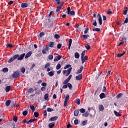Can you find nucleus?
<instances>
[{
	"mask_svg": "<svg viewBox=\"0 0 128 128\" xmlns=\"http://www.w3.org/2000/svg\"><path fill=\"white\" fill-rule=\"evenodd\" d=\"M24 56H26L25 53H24L21 55L15 54L9 59V60H8V64H10V62H12L14 61V60H16V58H18V60H22L24 59Z\"/></svg>",
	"mask_w": 128,
	"mask_h": 128,
	"instance_id": "obj_1",
	"label": "nucleus"
},
{
	"mask_svg": "<svg viewBox=\"0 0 128 128\" xmlns=\"http://www.w3.org/2000/svg\"><path fill=\"white\" fill-rule=\"evenodd\" d=\"M12 76L13 78H18V76H20V72L18 71L14 72L13 73Z\"/></svg>",
	"mask_w": 128,
	"mask_h": 128,
	"instance_id": "obj_2",
	"label": "nucleus"
},
{
	"mask_svg": "<svg viewBox=\"0 0 128 128\" xmlns=\"http://www.w3.org/2000/svg\"><path fill=\"white\" fill-rule=\"evenodd\" d=\"M68 100H70V96L68 94H66L64 102V106H66Z\"/></svg>",
	"mask_w": 128,
	"mask_h": 128,
	"instance_id": "obj_3",
	"label": "nucleus"
},
{
	"mask_svg": "<svg viewBox=\"0 0 128 128\" xmlns=\"http://www.w3.org/2000/svg\"><path fill=\"white\" fill-rule=\"evenodd\" d=\"M97 17L98 18L100 25L102 26V16H100V14H98Z\"/></svg>",
	"mask_w": 128,
	"mask_h": 128,
	"instance_id": "obj_4",
	"label": "nucleus"
},
{
	"mask_svg": "<svg viewBox=\"0 0 128 128\" xmlns=\"http://www.w3.org/2000/svg\"><path fill=\"white\" fill-rule=\"evenodd\" d=\"M30 6L29 3H22L20 5V7L22 8H28Z\"/></svg>",
	"mask_w": 128,
	"mask_h": 128,
	"instance_id": "obj_5",
	"label": "nucleus"
},
{
	"mask_svg": "<svg viewBox=\"0 0 128 128\" xmlns=\"http://www.w3.org/2000/svg\"><path fill=\"white\" fill-rule=\"evenodd\" d=\"M62 58V56L58 55L57 56H56L54 58V62H58V60H60Z\"/></svg>",
	"mask_w": 128,
	"mask_h": 128,
	"instance_id": "obj_6",
	"label": "nucleus"
},
{
	"mask_svg": "<svg viewBox=\"0 0 128 128\" xmlns=\"http://www.w3.org/2000/svg\"><path fill=\"white\" fill-rule=\"evenodd\" d=\"M58 118V117L57 116L52 117L50 118L49 121L50 122H54V120H56Z\"/></svg>",
	"mask_w": 128,
	"mask_h": 128,
	"instance_id": "obj_7",
	"label": "nucleus"
},
{
	"mask_svg": "<svg viewBox=\"0 0 128 128\" xmlns=\"http://www.w3.org/2000/svg\"><path fill=\"white\" fill-rule=\"evenodd\" d=\"M32 51H30L28 52L25 56V58H28L32 56Z\"/></svg>",
	"mask_w": 128,
	"mask_h": 128,
	"instance_id": "obj_8",
	"label": "nucleus"
},
{
	"mask_svg": "<svg viewBox=\"0 0 128 128\" xmlns=\"http://www.w3.org/2000/svg\"><path fill=\"white\" fill-rule=\"evenodd\" d=\"M48 46H46V48H45L44 49L42 50V54H46V52H48Z\"/></svg>",
	"mask_w": 128,
	"mask_h": 128,
	"instance_id": "obj_9",
	"label": "nucleus"
},
{
	"mask_svg": "<svg viewBox=\"0 0 128 128\" xmlns=\"http://www.w3.org/2000/svg\"><path fill=\"white\" fill-rule=\"evenodd\" d=\"M82 78V76L81 74H80L78 76H76V80H81Z\"/></svg>",
	"mask_w": 128,
	"mask_h": 128,
	"instance_id": "obj_10",
	"label": "nucleus"
},
{
	"mask_svg": "<svg viewBox=\"0 0 128 128\" xmlns=\"http://www.w3.org/2000/svg\"><path fill=\"white\" fill-rule=\"evenodd\" d=\"M99 110L100 112H104V105H99Z\"/></svg>",
	"mask_w": 128,
	"mask_h": 128,
	"instance_id": "obj_11",
	"label": "nucleus"
},
{
	"mask_svg": "<svg viewBox=\"0 0 128 128\" xmlns=\"http://www.w3.org/2000/svg\"><path fill=\"white\" fill-rule=\"evenodd\" d=\"M72 68L70 67V68H68L67 70V74H66V76H70V72H72Z\"/></svg>",
	"mask_w": 128,
	"mask_h": 128,
	"instance_id": "obj_12",
	"label": "nucleus"
},
{
	"mask_svg": "<svg viewBox=\"0 0 128 128\" xmlns=\"http://www.w3.org/2000/svg\"><path fill=\"white\" fill-rule=\"evenodd\" d=\"M88 56H84L83 57V60L82 59H81L82 60V64H84V62H86V60H88Z\"/></svg>",
	"mask_w": 128,
	"mask_h": 128,
	"instance_id": "obj_13",
	"label": "nucleus"
},
{
	"mask_svg": "<svg viewBox=\"0 0 128 128\" xmlns=\"http://www.w3.org/2000/svg\"><path fill=\"white\" fill-rule=\"evenodd\" d=\"M62 8V4H60L57 8L56 10V12H58L60 10V9Z\"/></svg>",
	"mask_w": 128,
	"mask_h": 128,
	"instance_id": "obj_14",
	"label": "nucleus"
},
{
	"mask_svg": "<svg viewBox=\"0 0 128 128\" xmlns=\"http://www.w3.org/2000/svg\"><path fill=\"white\" fill-rule=\"evenodd\" d=\"M72 38H70L69 40V44H68V50H70V46H72Z\"/></svg>",
	"mask_w": 128,
	"mask_h": 128,
	"instance_id": "obj_15",
	"label": "nucleus"
},
{
	"mask_svg": "<svg viewBox=\"0 0 128 128\" xmlns=\"http://www.w3.org/2000/svg\"><path fill=\"white\" fill-rule=\"evenodd\" d=\"M48 126L50 128H53L54 126V122H52V123L49 124Z\"/></svg>",
	"mask_w": 128,
	"mask_h": 128,
	"instance_id": "obj_16",
	"label": "nucleus"
},
{
	"mask_svg": "<svg viewBox=\"0 0 128 128\" xmlns=\"http://www.w3.org/2000/svg\"><path fill=\"white\" fill-rule=\"evenodd\" d=\"M82 70H84V66H82L80 67V70H78L77 71V74H80L82 72Z\"/></svg>",
	"mask_w": 128,
	"mask_h": 128,
	"instance_id": "obj_17",
	"label": "nucleus"
},
{
	"mask_svg": "<svg viewBox=\"0 0 128 128\" xmlns=\"http://www.w3.org/2000/svg\"><path fill=\"white\" fill-rule=\"evenodd\" d=\"M10 102H12V101L10 100H8L6 102V106H8L10 104Z\"/></svg>",
	"mask_w": 128,
	"mask_h": 128,
	"instance_id": "obj_18",
	"label": "nucleus"
},
{
	"mask_svg": "<svg viewBox=\"0 0 128 128\" xmlns=\"http://www.w3.org/2000/svg\"><path fill=\"white\" fill-rule=\"evenodd\" d=\"M54 42H50L48 43V46H50V48H54Z\"/></svg>",
	"mask_w": 128,
	"mask_h": 128,
	"instance_id": "obj_19",
	"label": "nucleus"
},
{
	"mask_svg": "<svg viewBox=\"0 0 128 128\" xmlns=\"http://www.w3.org/2000/svg\"><path fill=\"white\" fill-rule=\"evenodd\" d=\"M100 98L102 99L104 98H106V94L104 93H102L100 94Z\"/></svg>",
	"mask_w": 128,
	"mask_h": 128,
	"instance_id": "obj_20",
	"label": "nucleus"
},
{
	"mask_svg": "<svg viewBox=\"0 0 128 128\" xmlns=\"http://www.w3.org/2000/svg\"><path fill=\"white\" fill-rule=\"evenodd\" d=\"M5 90L6 92H8L10 90V86H6Z\"/></svg>",
	"mask_w": 128,
	"mask_h": 128,
	"instance_id": "obj_21",
	"label": "nucleus"
},
{
	"mask_svg": "<svg viewBox=\"0 0 128 128\" xmlns=\"http://www.w3.org/2000/svg\"><path fill=\"white\" fill-rule=\"evenodd\" d=\"M74 58H80V54L78 52H75Z\"/></svg>",
	"mask_w": 128,
	"mask_h": 128,
	"instance_id": "obj_22",
	"label": "nucleus"
},
{
	"mask_svg": "<svg viewBox=\"0 0 128 128\" xmlns=\"http://www.w3.org/2000/svg\"><path fill=\"white\" fill-rule=\"evenodd\" d=\"M54 74V71H51L48 72V75L50 76H52Z\"/></svg>",
	"mask_w": 128,
	"mask_h": 128,
	"instance_id": "obj_23",
	"label": "nucleus"
},
{
	"mask_svg": "<svg viewBox=\"0 0 128 128\" xmlns=\"http://www.w3.org/2000/svg\"><path fill=\"white\" fill-rule=\"evenodd\" d=\"M84 54H86V51H82L81 54V60H84Z\"/></svg>",
	"mask_w": 128,
	"mask_h": 128,
	"instance_id": "obj_24",
	"label": "nucleus"
},
{
	"mask_svg": "<svg viewBox=\"0 0 128 128\" xmlns=\"http://www.w3.org/2000/svg\"><path fill=\"white\" fill-rule=\"evenodd\" d=\"M114 114H115V116H121L122 114H120V113H118V112L114 110Z\"/></svg>",
	"mask_w": 128,
	"mask_h": 128,
	"instance_id": "obj_25",
	"label": "nucleus"
},
{
	"mask_svg": "<svg viewBox=\"0 0 128 128\" xmlns=\"http://www.w3.org/2000/svg\"><path fill=\"white\" fill-rule=\"evenodd\" d=\"M125 10H124V16H126V14L128 13V7H125L124 8Z\"/></svg>",
	"mask_w": 128,
	"mask_h": 128,
	"instance_id": "obj_26",
	"label": "nucleus"
},
{
	"mask_svg": "<svg viewBox=\"0 0 128 128\" xmlns=\"http://www.w3.org/2000/svg\"><path fill=\"white\" fill-rule=\"evenodd\" d=\"M75 102L77 104L80 105V100L77 98L75 100Z\"/></svg>",
	"mask_w": 128,
	"mask_h": 128,
	"instance_id": "obj_27",
	"label": "nucleus"
},
{
	"mask_svg": "<svg viewBox=\"0 0 128 128\" xmlns=\"http://www.w3.org/2000/svg\"><path fill=\"white\" fill-rule=\"evenodd\" d=\"M67 86L69 88L70 90H72V85L70 84V83L67 84Z\"/></svg>",
	"mask_w": 128,
	"mask_h": 128,
	"instance_id": "obj_28",
	"label": "nucleus"
},
{
	"mask_svg": "<svg viewBox=\"0 0 128 128\" xmlns=\"http://www.w3.org/2000/svg\"><path fill=\"white\" fill-rule=\"evenodd\" d=\"M74 116H78V110H75L74 111Z\"/></svg>",
	"mask_w": 128,
	"mask_h": 128,
	"instance_id": "obj_29",
	"label": "nucleus"
},
{
	"mask_svg": "<svg viewBox=\"0 0 128 128\" xmlns=\"http://www.w3.org/2000/svg\"><path fill=\"white\" fill-rule=\"evenodd\" d=\"M89 113L88 112H86L84 114H82L83 116H85V118H88V116Z\"/></svg>",
	"mask_w": 128,
	"mask_h": 128,
	"instance_id": "obj_30",
	"label": "nucleus"
},
{
	"mask_svg": "<svg viewBox=\"0 0 128 128\" xmlns=\"http://www.w3.org/2000/svg\"><path fill=\"white\" fill-rule=\"evenodd\" d=\"M80 112L82 114H84V112H86V110L84 108H82L80 109Z\"/></svg>",
	"mask_w": 128,
	"mask_h": 128,
	"instance_id": "obj_31",
	"label": "nucleus"
},
{
	"mask_svg": "<svg viewBox=\"0 0 128 128\" xmlns=\"http://www.w3.org/2000/svg\"><path fill=\"white\" fill-rule=\"evenodd\" d=\"M2 72H8V68H3Z\"/></svg>",
	"mask_w": 128,
	"mask_h": 128,
	"instance_id": "obj_32",
	"label": "nucleus"
},
{
	"mask_svg": "<svg viewBox=\"0 0 128 128\" xmlns=\"http://www.w3.org/2000/svg\"><path fill=\"white\" fill-rule=\"evenodd\" d=\"M82 38H83L86 39V38H90V35H88V34H84L82 36Z\"/></svg>",
	"mask_w": 128,
	"mask_h": 128,
	"instance_id": "obj_33",
	"label": "nucleus"
},
{
	"mask_svg": "<svg viewBox=\"0 0 128 128\" xmlns=\"http://www.w3.org/2000/svg\"><path fill=\"white\" fill-rule=\"evenodd\" d=\"M35 94H40V88L37 89V90L35 91Z\"/></svg>",
	"mask_w": 128,
	"mask_h": 128,
	"instance_id": "obj_34",
	"label": "nucleus"
},
{
	"mask_svg": "<svg viewBox=\"0 0 128 128\" xmlns=\"http://www.w3.org/2000/svg\"><path fill=\"white\" fill-rule=\"evenodd\" d=\"M34 116L35 118H38L39 116L38 112H34Z\"/></svg>",
	"mask_w": 128,
	"mask_h": 128,
	"instance_id": "obj_35",
	"label": "nucleus"
},
{
	"mask_svg": "<svg viewBox=\"0 0 128 128\" xmlns=\"http://www.w3.org/2000/svg\"><path fill=\"white\" fill-rule=\"evenodd\" d=\"M70 82V80L68 78H66L64 82H63V84H66L68 82Z\"/></svg>",
	"mask_w": 128,
	"mask_h": 128,
	"instance_id": "obj_36",
	"label": "nucleus"
},
{
	"mask_svg": "<svg viewBox=\"0 0 128 128\" xmlns=\"http://www.w3.org/2000/svg\"><path fill=\"white\" fill-rule=\"evenodd\" d=\"M60 68H62V66L60 65V64H58L56 66V70H60Z\"/></svg>",
	"mask_w": 128,
	"mask_h": 128,
	"instance_id": "obj_37",
	"label": "nucleus"
},
{
	"mask_svg": "<svg viewBox=\"0 0 128 128\" xmlns=\"http://www.w3.org/2000/svg\"><path fill=\"white\" fill-rule=\"evenodd\" d=\"M93 32H100V29L99 28H92Z\"/></svg>",
	"mask_w": 128,
	"mask_h": 128,
	"instance_id": "obj_38",
	"label": "nucleus"
},
{
	"mask_svg": "<svg viewBox=\"0 0 128 128\" xmlns=\"http://www.w3.org/2000/svg\"><path fill=\"white\" fill-rule=\"evenodd\" d=\"M85 48L86 49L88 50H90V45L88 44L85 45Z\"/></svg>",
	"mask_w": 128,
	"mask_h": 128,
	"instance_id": "obj_39",
	"label": "nucleus"
},
{
	"mask_svg": "<svg viewBox=\"0 0 128 128\" xmlns=\"http://www.w3.org/2000/svg\"><path fill=\"white\" fill-rule=\"evenodd\" d=\"M50 63L48 62L47 64L45 66V68H50Z\"/></svg>",
	"mask_w": 128,
	"mask_h": 128,
	"instance_id": "obj_40",
	"label": "nucleus"
},
{
	"mask_svg": "<svg viewBox=\"0 0 128 128\" xmlns=\"http://www.w3.org/2000/svg\"><path fill=\"white\" fill-rule=\"evenodd\" d=\"M70 66H70V64H66L64 67V70H66V68H70Z\"/></svg>",
	"mask_w": 128,
	"mask_h": 128,
	"instance_id": "obj_41",
	"label": "nucleus"
},
{
	"mask_svg": "<svg viewBox=\"0 0 128 128\" xmlns=\"http://www.w3.org/2000/svg\"><path fill=\"white\" fill-rule=\"evenodd\" d=\"M13 120L14 122H18V117L14 116L13 117Z\"/></svg>",
	"mask_w": 128,
	"mask_h": 128,
	"instance_id": "obj_42",
	"label": "nucleus"
},
{
	"mask_svg": "<svg viewBox=\"0 0 128 128\" xmlns=\"http://www.w3.org/2000/svg\"><path fill=\"white\" fill-rule=\"evenodd\" d=\"M54 38H56V40H58V38H60V35L56 34L54 35Z\"/></svg>",
	"mask_w": 128,
	"mask_h": 128,
	"instance_id": "obj_43",
	"label": "nucleus"
},
{
	"mask_svg": "<svg viewBox=\"0 0 128 128\" xmlns=\"http://www.w3.org/2000/svg\"><path fill=\"white\" fill-rule=\"evenodd\" d=\"M48 94H46L44 95V100H48Z\"/></svg>",
	"mask_w": 128,
	"mask_h": 128,
	"instance_id": "obj_44",
	"label": "nucleus"
},
{
	"mask_svg": "<svg viewBox=\"0 0 128 128\" xmlns=\"http://www.w3.org/2000/svg\"><path fill=\"white\" fill-rule=\"evenodd\" d=\"M11 106L12 108H14V106H16V102H12Z\"/></svg>",
	"mask_w": 128,
	"mask_h": 128,
	"instance_id": "obj_45",
	"label": "nucleus"
},
{
	"mask_svg": "<svg viewBox=\"0 0 128 128\" xmlns=\"http://www.w3.org/2000/svg\"><path fill=\"white\" fill-rule=\"evenodd\" d=\"M22 114L24 116H26L28 114V110H24L22 112Z\"/></svg>",
	"mask_w": 128,
	"mask_h": 128,
	"instance_id": "obj_46",
	"label": "nucleus"
},
{
	"mask_svg": "<svg viewBox=\"0 0 128 128\" xmlns=\"http://www.w3.org/2000/svg\"><path fill=\"white\" fill-rule=\"evenodd\" d=\"M47 112H54V109H52V108H48Z\"/></svg>",
	"mask_w": 128,
	"mask_h": 128,
	"instance_id": "obj_47",
	"label": "nucleus"
},
{
	"mask_svg": "<svg viewBox=\"0 0 128 128\" xmlns=\"http://www.w3.org/2000/svg\"><path fill=\"white\" fill-rule=\"evenodd\" d=\"M70 14H71V16H74V14H76V12H74V10H72L70 12Z\"/></svg>",
	"mask_w": 128,
	"mask_h": 128,
	"instance_id": "obj_48",
	"label": "nucleus"
},
{
	"mask_svg": "<svg viewBox=\"0 0 128 128\" xmlns=\"http://www.w3.org/2000/svg\"><path fill=\"white\" fill-rule=\"evenodd\" d=\"M44 36V32H40V38H42V36Z\"/></svg>",
	"mask_w": 128,
	"mask_h": 128,
	"instance_id": "obj_49",
	"label": "nucleus"
},
{
	"mask_svg": "<svg viewBox=\"0 0 128 128\" xmlns=\"http://www.w3.org/2000/svg\"><path fill=\"white\" fill-rule=\"evenodd\" d=\"M48 58L49 60H52V58H54V56L50 54L48 56Z\"/></svg>",
	"mask_w": 128,
	"mask_h": 128,
	"instance_id": "obj_50",
	"label": "nucleus"
},
{
	"mask_svg": "<svg viewBox=\"0 0 128 128\" xmlns=\"http://www.w3.org/2000/svg\"><path fill=\"white\" fill-rule=\"evenodd\" d=\"M20 70L22 72V74H24L26 72V68H21Z\"/></svg>",
	"mask_w": 128,
	"mask_h": 128,
	"instance_id": "obj_51",
	"label": "nucleus"
},
{
	"mask_svg": "<svg viewBox=\"0 0 128 128\" xmlns=\"http://www.w3.org/2000/svg\"><path fill=\"white\" fill-rule=\"evenodd\" d=\"M122 96V93L118 94L116 96V98H120V96Z\"/></svg>",
	"mask_w": 128,
	"mask_h": 128,
	"instance_id": "obj_52",
	"label": "nucleus"
},
{
	"mask_svg": "<svg viewBox=\"0 0 128 128\" xmlns=\"http://www.w3.org/2000/svg\"><path fill=\"white\" fill-rule=\"evenodd\" d=\"M124 56V54H118L116 56H117V58H122V56Z\"/></svg>",
	"mask_w": 128,
	"mask_h": 128,
	"instance_id": "obj_53",
	"label": "nucleus"
},
{
	"mask_svg": "<svg viewBox=\"0 0 128 128\" xmlns=\"http://www.w3.org/2000/svg\"><path fill=\"white\" fill-rule=\"evenodd\" d=\"M67 10H68V14H70V8L68 7L67 8Z\"/></svg>",
	"mask_w": 128,
	"mask_h": 128,
	"instance_id": "obj_54",
	"label": "nucleus"
},
{
	"mask_svg": "<svg viewBox=\"0 0 128 128\" xmlns=\"http://www.w3.org/2000/svg\"><path fill=\"white\" fill-rule=\"evenodd\" d=\"M6 46L8 48H13L12 44H7Z\"/></svg>",
	"mask_w": 128,
	"mask_h": 128,
	"instance_id": "obj_55",
	"label": "nucleus"
},
{
	"mask_svg": "<svg viewBox=\"0 0 128 128\" xmlns=\"http://www.w3.org/2000/svg\"><path fill=\"white\" fill-rule=\"evenodd\" d=\"M88 28H86V30L84 32V34H86L88 33Z\"/></svg>",
	"mask_w": 128,
	"mask_h": 128,
	"instance_id": "obj_56",
	"label": "nucleus"
},
{
	"mask_svg": "<svg viewBox=\"0 0 128 128\" xmlns=\"http://www.w3.org/2000/svg\"><path fill=\"white\" fill-rule=\"evenodd\" d=\"M32 88H30L28 90V94H32Z\"/></svg>",
	"mask_w": 128,
	"mask_h": 128,
	"instance_id": "obj_57",
	"label": "nucleus"
},
{
	"mask_svg": "<svg viewBox=\"0 0 128 128\" xmlns=\"http://www.w3.org/2000/svg\"><path fill=\"white\" fill-rule=\"evenodd\" d=\"M32 122V119H31L27 122V124H28Z\"/></svg>",
	"mask_w": 128,
	"mask_h": 128,
	"instance_id": "obj_58",
	"label": "nucleus"
},
{
	"mask_svg": "<svg viewBox=\"0 0 128 128\" xmlns=\"http://www.w3.org/2000/svg\"><path fill=\"white\" fill-rule=\"evenodd\" d=\"M74 122V124H78V119L75 120Z\"/></svg>",
	"mask_w": 128,
	"mask_h": 128,
	"instance_id": "obj_59",
	"label": "nucleus"
},
{
	"mask_svg": "<svg viewBox=\"0 0 128 128\" xmlns=\"http://www.w3.org/2000/svg\"><path fill=\"white\" fill-rule=\"evenodd\" d=\"M57 48L60 50V48H62V44H58L57 45Z\"/></svg>",
	"mask_w": 128,
	"mask_h": 128,
	"instance_id": "obj_60",
	"label": "nucleus"
},
{
	"mask_svg": "<svg viewBox=\"0 0 128 128\" xmlns=\"http://www.w3.org/2000/svg\"><path fill=\"white\" fill-rule=\"evenodd\" d=\"M126 37H124L122 40V42H124H124H126Z\"/></svg>",
	"mask_w": 128,
	"mask_h": 128,
	"instance_id": "obj_61",
	"label": "nucleus"
},
{
	"mask_svg": "<svg viewBox=\"0 0 128 128\" xmlns=\"http://www.w3.org/2000/svg\"><path fill=\"white\" fill-rule=\"evenodd\" d=\"M40 90L42 92H44V90H46V87H42Z\"/></svg>",
	"mask_w": 128,
	"mask_h": 128,
	"instance_id": "obj_62",
	"label": "nucleus"
},
{
	"mask_svg": "<svg viewBox=\"0 0 128 128\" xmlns=\"http://www.w3.org/2000/svg\"><path fill=\"white\" fill-rule=\"evenodd\" d=\"M128 18H126L125 20L124 21V24H128Z\"/></svg>",
	"mask_w": 128,
	"mask_h": 128,
	"instance_id": "obj_63",
	"label": "nucleus"
},
{
	"mask_svg": "<svg viewBox=\"0 0 128 128\" xmlns=\"http://www.w3.org/2000/svg\"><path fill=\"white\" fill-rule=\"evenodd\" d=\"M41 85L42 86H44V87L46 86V82H43V83Z\"/></svg>",
	"mask_w": 128,
	"mask_h": 128,
	"instance_id": "obj_64",
	"label": "nucleus"
}]
</instances>
